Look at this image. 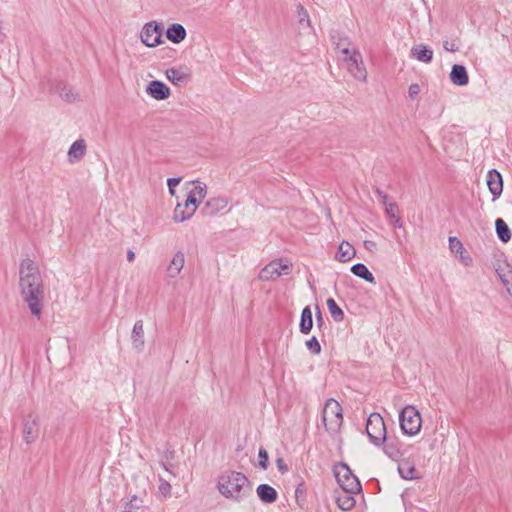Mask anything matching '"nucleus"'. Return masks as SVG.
<instances>
[{
	"label": "nucleus",
	"instance_id": "nucleus-1",
	"mask_svg": "<svg viewBox=\"0 0 512 512\" xmlns=\"http://www.w3.org/2000/svg\"><path fill=\"white\" fill-rule=\"evenodd\" d=\"M20 288L23 300L32 315L40 319L43 306L44 289L41 275L34 262L25 259L20 265Z\"/></svg>",
	"mask_w": 512,
	"mask_h": 512
},
{
	"label": "nucleus",
	"instance_id": "nucleus-2",
	"mask_svg": "<svg viewBox=\"0 0 512 512\" xmlns=\"http://www.w3.org/2000/svg\"><path fill=\"white\" fill-rule=\"evenodd\" d=\"M217 487L222 496L234 501H241L251 493L248 478L237 471L223 473L219 477Z\"/></svg>",
	"mask_w": 512,
	"mask_h": 512
},
{
	"label": "nucleus",
	"instance_id": "nucleus-3",
	"mask_svg": "<svg viewBox=\"0 0 512 512\" xmlns=\"http://www.w3.org/2000/svg\"><path fill=\"white\" fill-rule=\"evenodd\" d=\"M399 423L405 435L414 436L420 432L421 415L414 406L407 405L399 413Z\"/></svg>",
	"mask_w": 512,
	"mask_h": 512
},
{
	"label": "nucleus",
	"instance_id": "nucleus-4",
	"mask_svg": "<svg viewBox=\"0 0 512 512\" xmlns=\"http://www.w3.org/2000/svg\"><path fill=\"white\" fill-rule=\"evenodd\" d=\"M322 421L327 431L336 432L343 422L342 407L338 401L330 398L322 412Z\"/></svg>",
	"mask_w": 512,
	"mask_h": 512
},
{
	"label": "nucleus",
	"instance_id": "nucleus-5",
	"mask_svg": "<svg viewBox=\"0 0 512 512\" xmlns=\"http://www.w3.org/2000/svg\"><path fill=\"white\" fill-rule=\"evenodd\" d=\"M336 480L344 492L350 494H358L362 490V486L358 478L352 473L349 466L340 463L334 468Z\"/></svg>",
	"mask_w": 512,
	"mask_h": 512
},
{
	"label": "nucleus",
	"instance_id": "nucleus-6",
	"mask_svg": "<svg viewBox=\"0 0 512 512\" xmlns=\"http://www.w3.org/2000/svg\"><path fill=\"white\" fill-rule=\"evenodd\" d=\"M366 433L370 442L380 447L384 444L387 436L386 426L383 417L379 413H371L366 423Z\"/></svg>",
	"mask_w": 512,
	"mask_h": 512
},
{
	"label": "nucleus",
	"instance_id": "nucleus-7",
	"mask_svg": "<svg viewBox=\"0 0 512 512\" xmlns=\"http://www.w3.org/2000/svg\"><path fill=\"white\" fill-rule=\"evenodd\" d=\"M342 53L346 55L347 69L349 73L357 80L366 81L367 71L363 63L362 55L354 50L350 53L348 48H343Z\"/></svg>",
	"mask_w": 512,
	"mask_h": 512
},
{
	"label": "nucleus",
	"instance_id": "nucleus-8",
	"mask_svg": "<svg viewBox=\"0 0 512 512\" xmlns=\"http://www.w3.org/2000/svg\"><path fill=\"white\" fill-rule=\"evenodd\" d=\"M162 32L163 27L160 23H146L140 32L141 41L147 47H156L162 43Z\"/></svg>",
	"mask_w": 512,
	"mask_h": 512
},
{
	"label": "nucleus",
	"instance_id": "nucleus-9",
	"mask_svg": "<svg viewBox=\"0 0 512 512\" xmlns=\"http://www.w3.org/2000/svg\"><path fill=\"white\" fill-rule=\"evenodd\" d=\"M199 203L196 201V198L193 196H188L185 199L184 204H178L174 209L173 219L176 222H183L189 218H191Z\"/></svg>",
	"mask_w": 512,
	"mask_h": 512
},
{
	"label": "nucleus",
	"instance_id": "nucleus-10",
	"mask_svg": "<svg viewBox=\"0 0 512 512\" xmlns=\"http://www.w3.org/2000/svg\"><path fill=\"white\" fill-rule=\"evenodd\" d=\"M289 271L290 265L283 264L281 261H272L261 270L259 277L263 281H269L281 275H287Z\"/></svg>",
	"mask_w": 512,
	"mask_h": 512
},
{
	"label": "nucleus",
	"instance_id": "nucleus-11",
	"mask_svg": "<svg viewBox=\"0 0 512 512\" xmlns=\"http://www.w3.org/2000/svg\"><path fill=\"white\" fill-rule=\"evenodd\" d=\"M486 182L490 193L493 195V200L498 199L503 191V179L500 172L496 169L489 170Z\"/></svg>",
	"mask_w": 512,
	"mask_h": 512
},
{
	"label": "nucleus",
	"instance_id": "nucleus-12",
	"mask_svg": "<svg viewBox=\"0 0 512 512\" xmlns=\"http://www.w3.org/2000/svg\"><path fill=\"white\" fill-rule=\"evenodd\" d=\"M146 92L156 100H165L170 96V88L164 82L159 80L149 82Z\"/></svg>",
	"mask_w": 512,
	"mask_h": 512
},
{
	"label": "nucleus",
	"instance_id": "nucleus-13",
	"mask_svg": "<svg viewBox=\"0 0 512 512\" xmlns=\"http://www.w3.org/2000/svg\"><path fill=\"white\" fill-rule=\"evenodd\" d=\"M228 205V201L224 197H214L206 201L202 212L206 216H212L222 211Z\"/></svg>",
	"mask_w": 512,
	"mask_h": 512
},
{
	"label": "nucleus",
	"instance_id": "nucleus-14",
	"mask_svg": "<svg viewBox=\"0 0 512 512\" xmlns=\"http://www.w3.org/2000/svg\"><path fill=\"white\" fill-rule=\"evenodd\" d=\"M258 498L265 504H272L278 498V492L269 484H260L256 488Z\"/></svg>",
	"mask_w": 512,
	"mask_h": 512
},
{
	"label": "nucleus",
	"instance_id": "nucleus-15",
	"mask_svg": "<svg viewBox=\"0 0 512 512\" xmlns=\"http://www.w3.org/2000/svg\"><path fill=\"white\" fill-rule=\"evenodd\" d=\"M383 451L384 453L391 459L397 460L402 456L401 452V443L397 438H392L386 436V440L384 442Z\"/></svg>",
	"mask_w": 512,
	"mask_h": 512
},
{
	"label": "nucleus",
	"instance_id": "nucleus-16",
	"mask_svg": "<svg viewBox=\"0 0 512 512\" xmlns=\"http://www.w3.org/2000/svg\"><path fill=\"white\" fill-rule=\"evenodd\" d=\"M450 80L454 85L465 86L469 82V76L465 66L455 64L450 72Z\"/></svg>",
	"mask_w": 512,
	"mask_h": 512
},
{
	"label": "nucleus",
	"instance_id": "nucleus-17",
	"mask_svg": "<svg viewBox=\"0 0 512 512\" xmlns=\"http://www.w3.org/2000/svg\"><path fill=\"white\" fill-rule=\"evenodd\" d=\"M131 341L133 347L138 351L141 352L144 348V328H143V321L137 320L133 326L132 333H131Z\"/></svg>",
	"mask_w": 512,
	"mask_h": 512
},
{
	"label": "nucleus",
	"instance_id": "nucleus-18",
	"mask_svg": "<svg viewBox=\"0 0 512 512\" xmlns=\"http://www.w3.org/2000/svg\"><path fill=\"white\" fill-rule=\"evenodd\" d=\"M39 435L38 423L36 419L29 416L24 422L23 426V437L27 444L33 443Z\"/></svg>",
	"mask_w": 512,
	"mask_h": 512
},
{
	"label": "nucleus",
	"instance_id": "nucleus-19",
	"mask_svg": "<svg viewBox=\"0 0 512 512\" xmlns=\"http://www.w3.org/2000/svg\"><path fill=\"white\" fill-rule=\"evenodd\" d=\"M186 36L187 32L185 27L178 23L171 24L166 30L167 39L175 44H179L184 41Z\"/></svg>",
	"mask_w": 512,
	"mask_h": 512
},
{
	"label": "nucleus",
	"instance_id": "nucleus-20",
	"mask_svg": "<svg viewBox=\"0 0 512 512\" xmlns=\"http://www.w3.org/2000/svg\"><path fill=\"white\" fill-rule=\"evenodd\" d=\"M184 263H185L184 253H182L181 251H178L172 258V260L168 266V269H167L168 275L171 278L177 277L180 274L181 270L183 269Z\"/></svg>",
	"mask_w": 512,
	"mask_h": 512
},
{
	"label": "nucleus",
	"instance_id": "nucleus-21",
	"mask_svg": "<svg viewBox=\"0 0 512 512\" xmlns=\"http://www.w3.org/2000/svg\"><path fill=\"white\" fill-rule=\"evenodd\" d=\"M86 153V143L83 139H78L72 143L68 150V156L71 162L79 161Z\"/></svg>",
	"mask_w": 512,
	"mask_h": 512
},
{
	"label": "nucleus",
	"instance_id": "nucleus-22",
	"mask_svg": "<svg viewBox=\"0 0 512 512\" xmlns=\"http://www.w3.org/2000/svg\"><path fill=\"white\" fill-rule=\"evenodd\" d=\"M313 327V316L309 306L303 308L299 323V330L302 334H309Z\"/></svg>",
	"mask_w": 512,
	"mask_h": 512
},
{
	"label": "nucleus",
	"instance_id": "nucleus-23",
	"mask_svg": "<svg viewBox=\"0 0 512 512\" xmlns=\"http://www.w3.org/2000/svg\"><path fill=\"white\" fill-rule=\"evenodd\" d=\"M411 56L423 63H430L433 59V50L424 45H417L411 49Z\"/></svg>",
	"mask_w": 512,
	"mask_h": 512
},
{
	"label": "nucleus",
	"instance_id": "nucleus-24",
	"mask_svg": "<svg viewBox=\"0 0 512 512\" xmlns=\"http://www.w3.org/2000/svg\"><path fill=\"white\" fill-rule=\"evenodd\" d=\"M165 74L168 80L172 82L174 85H182L183 83L187 82L190 78L189 73L177 68H169L166 70Z\"/></svg>",
	"mask_w": 512,
	"mask_h": 512
},
{
	"label": "nucleus",
	"instance_id": "nucleus-25",
	"mask_svg": "<svg viewBox=\"0 0 512 512\" xmlns=\"http://www.w3.org/2000/svg\"><path fill=\"white\" fill-rule=\"evenodd\" d=\"M495 229L498 239L507 243L511 240V230L508 227L507 223L502 218H497L495 221Z\"/></svg>",
	"mask_w": 512,
	"mask_h": 512
},
{
	"label": "nucleus",
	"instance_id": "nucleus-26",
	"mask_svg": "<svg viewBox=\"0 0 512 512\" xmlns=\"http://www.w3.org/2000/svg\"><path fill=\"white\" fill-rule=\"evenodd\" d=\"M354 494H350L348 492H344L342 494H338L336 497V503L338 507L343 511H350L355 507L356 500L353 497Z\"/></svg>",
	"mask_w": 512,
	"mask_h": 512
},
{
	"label": "nucleus",
	"instance_id": "nucleus-27",
	"mask_svg": "<svg viewBox=\"0 0 512 512\" xmlns=\"http://www.w3.org/2000/svg\"><path fill=\"white\" fill-rule=\"evenodd\" d=\"M355 256L354 247L348 243L343 241L338 248V252L336 254V259L340 262L350 261Z\"/></svg>",
	"mask_w": 512,
	"mask_h": 512
},
{
	"label": "nucleus",
	"instance_id": "nucleus-28",
	"mask_svg": "<svg viewBox=\"0 0 512 512\" xmlns=\"http://www.w3.org/2000/svg\"><path fill=\"white\" fill-rule=\"evenodd\" d=\"M350 271L357 277L369 282L374 283L375 277L373 274L369 271V269L366 267L363 263H356L351 268Z\"/></svg>",
	"mask_w": 512,
	"mask_h": 512
},
{
	"label": "nucleus",
	"instance_id": "nucleus-29",
	"mask_svg": "<svg viewBox=\"0 0 512 512\" xmlns=\"http://www.w3.org/2000/svg\"><path fill=\"white\" fill-rule=\"evenodd\" d=\"M398 472L401 478L405 480L415 479L416 468L409 461L403 460L398 464Z\"/></svg>",
	"mask_w": 512,
	"mask_h": 512
},
{
	"label": "nucleus",
	"instance_id": "nucleus-30",
	"mask_svg": "<svg viewBox=\"0 0 512 512\" xmlns=\"http://www.w3.org/2000/svg\"><path fill=\"white\" fill-rule=\"evenodd\" d=\"M327 307L329 309V312L336 322H341L344 319V312L343 310L338 306L336 301L333 298L327 299Z\"/></svg>",
	"mask_w": 512,
	"mask_h": 512
},
{
	"label": "nucleus",
	"instance_id": "nucleus-31",
	"mask_svg": "<svg viewBox=\"0 0 512 512\" xmlns=\"http://www.w3.org/2000/svg\"><path fill=\"white\" fill-rule=\"evenodd\" d=\"M187 195L195 197L196 201L200 204L206 196V185L201 182H197Z\"/></svg>",
	"mask_w": 512,
	"mask_h": 512
},
{
	"label": "nucleus",
	"instance_id": "nucleus-32",
	"mask_svg": "<svg viewBox=\"0 0 512 512\" xmlns=\"http://www.w3.org/2000/svg\"><path fill=\"white\" fill-rule=\"evenodd\" d=\"M502 284L506 287L507 292L512 295V271L496 270Z\"/></svg>",
	"mask_w": 512,
	"mask_h": 512
},
{
	"label": "nucleus",
	"instance_id": "nucleus-33",
	"mask_svg": "<svg viewBox=\"0 0 512 512\" xmlns=\"http://www.w3.org/2000/svg\"><path fill=\"white\" fill-rule=\"evenodd\" d=\"M60 97L67 102H75L79 99L78 94H75L71 87L63 85L59 91Z\"/></svg>",
	"mask_w": 512,
	"mask_h": 512
},
{
	"label": "nucleus",
	"instance_id": "nucleus-34",
	"mask_svg": "<svg viewBox=\"0 0 512 512\" xmlns=\"http://www.w3.org/2000/svg\"><path fill=\"white\" fill-rule=\"evenodd\" d=\"M305 345L313 355H319L321 353V345L315 336H312L309 340H307Z\"/></svg>",
	"mask_w": 512,
	"mask_h": 512
},
{
	"label": "nucleus",
	"instance_id": "nucleus-35",
	"mask_svg": "<svg viewBox=\"0 0 512 512\" xmlns=\"http://www.w3.org/2000/svg\"><path fill=\"white\" fill-rule=\"evenodd\" d=\"M258 458H259V463H258L259 467L263 470H266L269 465V456H268L266 449H264L262 447L259 449Z\"/></svg>",
	"mask_w": 512,
	"mask_h": 512
},
{
	"label": "nucleus",
	"instance_id": "nucleus-36",
	"mask_svg": "<svg viewBox=\"0 0 512 512\" xmlns=\"http://www.w3.org/2000/svg\"><path fill=\"white\" fill-rule=\"evenodd\" d=\"M159 492L164 496V497H169L171 495V485L168 481H166L165 479H163L162 477L159 478Z\"/></svg>",
	"mask_w": 512,
	"mask_h": 512
},
{
	"label": "nucleus",
	"instance_id": "nucleus-37",
	"mask_svg": "<svg viewBox=\"0 0 512 512\" xmlns=\"http://www.w3.org/2000/svg\"><path fill=\"white\" fill-rule=\"evenodd\" d=\"M449 247L452 251L460 252L463 250V244L456 237H449Z\"/></svg>",
	"mask_w": 512,
	"mask_h": 512
},
{
	"label": "nucleus",
	"instance_id": "nucleus-38",
	"mask_svg": "<svg viewBox=\"0 0 512 512\" xmlns=\"http://www.w3.org/2000/svg\"><path fill=\"white\" fill-rule=\"evenodd\" d=\"M385 210L386 214L391 218H396L397 205L395 203H386Z\"/></svg>",
	"mask_w": 512,
	"mask_h": 512
},
{
	"label": "nucleus",
	"instance_id": "nucleus-39",
	"mask_svg": "<svg viewBox=\"0 0 512 512\" xmlns=\"http://www.w3.org/2000/svg\"><path fill=\"white\" fill-rule=\"evenodd\" d=\"M420 93V86L416 83L411 84L408 89V94L411 99H416Z\"/></svg>",
	"mask_w": 512,
	"mask_h": 512
},
{
	"label": "nucleus",
	"instance_id": "nucleus-40",
	"mask_svg": "<svg viewBox=\"0 0 512 512\" xmlns=\"http://www.w3.org/2000/svg\"><path fill=\"white\" fill-rule=\"evenodd\" d=\"M181 182V178L180 177H173V178H169L167 180V185H168V188H169V192L171 195L174 194V188Z\"/></svg>",
	"mask_w": 512,
	"mask_h": 512
},
{
	"label": "nucleus",
	"instance_id": "nucleus-41",
	"mask_svg": "<svg viewBox=\"0 0 512 512\" xmlns=\"http://www.w3.org/2000/svg\"><path fill=\"white\" fill-rule=\"evenodd\" d=\"M298 14H299L300 22L306 21L307 24H309V22H310L309 15L303 6H299Z\"/></svg>",
	"mask_w": 512,
	"mask_h": 512
},
{
	"label": "nucleus",
	"instance_id": "nucleus-42",
	"mask_svg": "<svg viewBox=\"0 0 512 512\" xmlns=\"http://www.w3.org/2000/svg\"><path fill=\"white\" fill-rule=\"evenodd\" d=\"M276 466L280 473L285 474L288 471V466L282 458L276 460Z\"/></svg>",
	"mask_w": 512,
	"mask_h": 512
},
{
	"label": "nucleus",
	"instance_id": "nucleus-43",
	"mask_svg": "<svg viewBox=\"0 0 512 512\" xmlns=\"http://www.w3.org/2000/svg\"><path fill=\"white\" fill-rule=\"evenodd\" d=\"M375 193L378 195L382 204L386 205V203L388 202V195L379 188L375 190Z\"/></svg>",
	"mask_w": 512,
	"mask_h": 512
},
{
	"label": "nucleus",
	"instance_id": "nucleus-44",
	"mask_svg": "<svg viewBox=\"0 0 512 512\" xmlns=\"http://www.w3.org/2000/svg\"><path fill=\"white\" fill-rule=\"evenodd\" d=\"M443 46H444L445 50L451 51V52H456L459 49L455 43H450L448 41H445Z\"/></svg>",
	"mask_w": 512,
	"mask_h": 512
},
{
	"label": "nucleus",
	"instance_id": "nucleus-45",
	"mask_svg": "<svg viewBox=\"0 0 512 512\" xmlns=\"http://www.w3.org/2000/svg\"><path fill=\"white\" fill-rule=\"evenodd\" d=\"M316 310H317V313H316V323H317V326L320 328L324 324V319L322 317V313H321V311H320L318 306H316Z\"/></svg>",
	"mask_w": 512,
	"mask_h": 512
},
{
	"label": "nucleus",
	"instance_id": "nucleus-46",
	"mask_svg": "<svg viewBox=\"0 0 512 512\" xmlns=\"http://www.w3.org/2000/svg\"><path fill=\"white\" fill-rule=\"evenodd\" d=\"M364 247L369 251H374L377 248V244L374 241H364Z\"/></svg>",
	"mask_w": 512,
	"mask_h": 512
},
{
	"label": "nucleus",
	"instance_id": "nucleus-47",
	"mask_svg": "<svg viewBox=\"0 0 512 512\" xmlns=\"http://www.w3.org/2000/svg\"><path fill=\"white\" fill-rule=\"evenodd\" d=\"M135 259V253L132 250L127 251V260L133 262Z\"/></svg>",
	"mask_w": 512,
	"mask_h": 512
},
{
	"label": "nucleus",
	"instance_id": "nucleus-48",
	"mask_svg": "<svg viewBox=\"0 0 512 512\" xmlns=\"http://www.w3.org/2000/svg\"><path fill=\"white\" fill-rule=\"evenodd\" d=\"M394 219H395V226H396V227H401V226H402V224H401V222H400V218L396 216V218H394Z\"/></svg>",
	"mask_w": 512,
	"mask_h": 512
},
{
	"label": "nucleus",
	"instance_id": "nucleus-49",
	"mask_svg": "<svg viewBox=\"0 0 512 512\" xmlns=\"http://www.w3.org/2000/svg\"><path fill=\"white\" fill-rule=\"evenodd\" d=\"M136 500H137V498L134 496V497H133V499L130 501V504H131V506H132L133 508L138 509V508H139V505H137V504L133 505V504H132V503H133V501H136Z\"/></svg>",
	"mask_w": 512,
	"mask_h": 512
},
{
	"label": "nucleus",
	"instance_id": "nucleus-50",
	"mask_svg": "<svg viewBox=\"0 0 512 512\" xmlns=\"http://www.w3.org/2000/svg\"><path fill=\"white\" fill-rule=\"evenodd\" d=\"M299 491H300V487H297L296 494H298Z\"/></svg>",
	"mask_w": 512,
	"mask_h": 512
}]
</instances>
